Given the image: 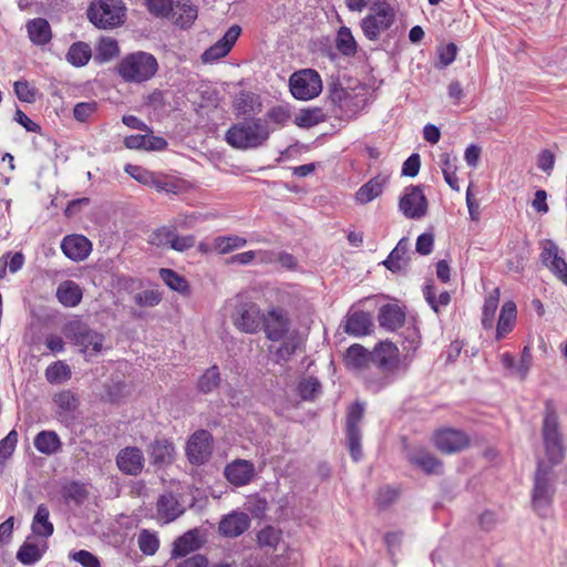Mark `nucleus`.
<instances>
[{"instance_id": "obj_1", "label": "nucleus", "mask_w": 567, "mask_h": 567, "mask_svg": "<svg viewBox=\"0 0 567 567\" xmlns=\"http://www.w3.org/2000/svg\"><path fill=\"white\" fill-rule=\"evenodd\" d=\"M347 369L364 371L363 382L368 391L379 393L402 378L408 370L400 359L398 347L391 341L378 342L372 351L354 343L343 357Z\"/></svg>"}, {"instance_id": "obj_2", "label": "nucleus", "mask_w": 567, "mask_h": 567, "mask_svg": "<svg viewBox=\"0 0 567 567\" xmlns=\"http://www.w3.org/2000/svg\"><path fill=\"white\" fill-rule=\"evenodd\" d=\"M274 132L275 127L266 125L265 120L249 116L230 125L225 133V141L236 150H256L265 146Z\"/></svg>"}, {"instance_id": "obj_3", "label": "nucleus", "mask_w": 567, "mask_h": 567, "mask_svg": "<svg viewBox=\"0 0 567 567\" xmlns=\"http://www.w3.org/2000/svg\"><path fill=\"white\" fill-rule=\"evenodd\" d=\"M542 439L549 466L560 464L566 457L564 436L559 427L558 415L550 400L545 403V413L542 425Z\"/></svg>"}, {"instance_id": "obj_4", "label": "nucleus", "mask_w": 567, "mask_h": 567, "mask_svg": "<svg viewBox=\"0 0 567 567\" xmlns=\"http://www.w3.org/2000/svg\"><path fill=\"white\" fill-rule=\"evenodd\" d=\"M126 11L123 0H91L86 18L100 30H113L124 24Z\"/></svg>"}, {"instance_id": "obj_5", "label": "nucleus", "mask_w": 567, "mask_h": 567, "mask_svg": "<svg viewBox=\"0 0 567 567\" xmlns=\"http://www.w3.org/2000/svg\"><path fill=\"white\" fill-rule=\"evenodd\" d=\"M157 70L156 58L144 51L128 53L117 65L118 75L131 83L146 82L156 74Z\"/></svg>"}, {"instance_id": "obj_6", "label": "nucleus", "mask_w": 567, "mask_h": 567, "mask_svg": "<svg viewBox=\"0 0 567 567\" xmlns=\"http://www.w3.org/2000/svg\"><path fill=\"white\" fill-rule=\"evenodd\" d=\"M554 483L553 467L547 465L545 461L538 460L532 491V505L534 511L543 518L547 517L553 504Z\"/></svg>"}, {"instance_id": "obj_7", "label": "nucleus", "mask_w": 567, "mask_h": 567, "mask_svg": "<svg viewBox=\"0 0 567 567\" xmlns=\"http://www.w3.org/2000/svg\"><path fill=\"white\" fill-rule=\"evenodd\" d=\"M328 92V102L331 105V111L334 117L339 120L350 121L354 118L365 105L363 95L344 89L340 82L330 83Z\"/></svg>"}, {"instance_id": "obj_8", "label": "nucleus", "mask_w": 567, "mask_h": 567, "mask_svg": "<svg viewBox=\"0 0 567 567\" xmlns=\"http://www.w3.org/2000/svg\"><path fill=\"white\" fill-rule=\"evenodd\" d=\"M395 21V11L385 0H375L370 13L360 22L363 35L370 41H378L382 32L389 30Z\"/></svg>"}, {"instance_id": "obj_9", "label": "nucleus", "mask_w": 567, "mask_h": 567, "mask_svg": "<svg viewBox=\"0 0 567 567\" xmlns=\"http://www.w3.org/2000/svg\"><path fill=\"white\" fill-rule=\"evenodd\" d=\"M365 405L363 402L355 401L347 411L346 416V441L351 458L359 462L363 456L362 451V430L360 423L363 420Z\"/></svg>"}, {"instance_id": "obj_10", "label": "nucleus", "mask_w": 567, "mask_h": 567, "mask_svg": "<svg viewBox=\"0 0 567 567\" xmlns=\"http://www.w3.org/2000/svg\"><path fill=\"white\" fill-rule=\"evenodd\" d=\"M289 89L292 96L297 100H312L322 91L320 74L313 69L296 71L290 75Z\"/></svg>"}, {"instance_id": "obj_11", "label": "nucleus", "mask_w": 567, "mask_h": 567, "mask_svg": "<svg viewBox=\"0 0 567 567\" xmlns=\"http://www.w3.org/2000/svg\"><path fill=\"white\" fill-rule=\"evenodd\" d=\"M64 336L72 344L79 347L82 353H86L91 349V354H97L102 350L103 334L81 321H72L66 324Z\"/></svg>"}, {"instance_id": "obj_12", "label": "nucleus", "mask_w": 567, "mask_h": 567, "mask_svg": "<svg viewBox=\"0 0 567 567\" xmlns=\"http://www.w3.org/2000/svg\"><path fill=\"white\" fill-rule=\"evenodd\" d=\"M399 209L410 219H420L426 215L427 199L420 185L405 187L399 200Z\"/></svg>"}, {"instance_id": "obj_13", "label": "nucleus", "mask_w": 567, "mask_h": 567, "mask_svg": "<svg viewBox=\"0 0 567 567\" xmlns=\"http://www.w3.org/2000/svg\"><path fill=\"white\" fill-rule=\"evenodd\" d=\"M261 328L268 340L275 342L284 340L290 329L288 312L280 307L271 308L264 315Z\"/></svg>"}, {"instance_id": "obj_14", "label": "nucleus", "mask_w": 567, "mask_h": 567, "mask_svg": "<svg viewBox=\"0 0 567 567\" xmlns=\"http://www.w3.org/2000/svg\"><path fill=\"white\" fill-rule=\"evenodd\" d=\"M264 313L254 302H244L236 307L234 324L245 333H257L261 329Z\"/></svg>"}, {"instance_id": "obj_15", "label": "nucleus", "mask_w": 567, "mask_h": 567, "mask_svg": "<svg viewBox=\"0 0 567 567\" xmlns=\"http://www.w3.org/2000/svg\"><path fill=\"white\" fill-rule=\"evenodd\" d=\"M213 435L207 430H198L192 434L186 445V455L194 465L206 463L213 449Z\"/></svg>"}, {"instance_id": "obj_16", "label": "nucleus", "mask_w": 567, "mask_h": 567, "mask_svg": "<svg viewBox=\"0 0 567 567\" xmlns=\"http://www.w3.org/2000/svg\"><path fill=\"white\" fill-rule=\"evenodd\" d=\"M539 258L542 264L567 286V262L554 240H544Z\"/></svg>"}, {"instance_id": "obj_17", "label": "nucleus", "mask_w": 567, "mask_h": 567, "mask_svg": "<svg viewBox=\"0 0 567 567\" xmlns=\"http://www.w3.org/2000/svg\"><path fill=\"white\" fill-rule=\"evenodd\" d=\"M434 444L443 453H457L470 445L467 434L461 430L443 429L435 433Z\"/></svg>"}, {"instance_id": "obj_18", "label": "nucleus", "mask_w": 567, "mask_h": 567, "mask_svg": "<svg viewBox=\"0 0 567 567\" xmlns=\"http://www.w3.org/2000/svg\"><path fill=\"white\" fill-rule=\"evenodd\" d=\"M117 468L125 475H140L145 465V458L142 450L137 446H126L121 449L115 457Z\"/></svg>"}, {"instance_id": "obj_19", "label": "nucleus", "mask_w": 567, "mask_h": 567, "mask_svg": "<svg viewBox=\"0 0 567 567\" xmlns=\"http://www.w3.org/2000/svg\"><path fill=\"white\" fill-rule=\"evenodd\" d=\"M241 28L239 25H231L221 39L204 51L202 60L205 63H210L226 56L238 40Z\"/></svg>"}, {"instance_id": "obj_20", "label": "nucleus", "mask_w": 567, "mask_h": 567, "mask_svg": "<svg viewBox=\"0 0 567 567\" xmlns=\"http://www.w3.org/2000/svg\"><path fill=\"white\" fill-rule=\"evenodd\" d=\"M340 327L347 334L360 338L372 332L373 321L369 312L363 310H350Z\"/></svg>"}, {"instance_id": "obj_21", "label": "nucleus", "mask_w": 567, "mask_h": 567, "mask_svg": "<svg viewBox=\"0 0 567 567\" xmlns=\"http://www.w3.org/2000/svg\"><path fill=\"white\" fill-rule=\"evenodd\" d=\"M250 524L251 520L248 514L234 511L220 519L218 532L224 537L235 538L248 530Z\"/></svg>"}, {"instance_id": "obj_22", "label": "nucleus", "mask_w": 567, "mask_h": 567, "mask_svg": "<svg viewBox=\"0 0 567 567\" xmlns=\"http://www.w3.org/2000/svg\"><path fill=\"white\" fill-rule=\"evenodd\" d=\"M61 250L70 260L82 261L91 254L92 243L83 235H68L61 241Z\"/></svg>"}, {"instance_id": "obj_23", "label": "nucleus", "mask_w": 567, "mask_h": 567, "mask_svg": "<svg viewBox=\"0 0 567 567\" xmlns=\"http://www.w3.org/2000/svg\"><path fill=\"white\" fill-rule=\"evenodd\" d=\"M410 244L406 237H402L396 246L390 251L382 265L392 274L406 272L410 264Z\"/></svg>"}, {"instance_id": "obj_24", "label": "nucleus", "mask_w": 567, "mask_h": 567, "mask_svg": "<svg viewBox=\"0 0 567 567\" xmlns=\"http://www.w3.org/2000/svg\"><path fill=\"white\" fill-rule=\"evenodd\" d=\"M390 176L380 173L364 183L355 192L354 199L360 205H367L382 195L385 186L389 184Z\"/></svg>"}, {"instance_id": "obj_25", "label": "nucleus", "mask_w": 567, "mask_h": 567, "mask_svg": "<svg viewBox=\"0 0 567 567\" xmlns=\"http://www.w3.org/2000/svg\"><path fill=\"white\" fill-rule=\"evenodd\" d=\"M224 475L230 484L245 486L255 475V465L247 460H235L226 465Z\"/></svg>"}, {"instance_id": "obj_26", "label": "nucleus", "mask_w": 567, "mask_h": 567, "mask_svg": "<svg viewBox=\"0 0 567 567\" xmlns=\"http://www.w3.org/2000/svg\"><path fill=\"white\" fill-rule=\"evenodd\" d=\"M408 461L426 475H440L443 473V462L424 449L410 452Z\"/></svg>"}, {"instance_id": "obj_27", "label": "nucleus", "mask_w": 567, "mask_h": 567, "mask_svg": "<svg viewBox=\"0 0 567 567\" xmlns=\"http://www.w3.org/2000/svg\"><path fill=\"white\" fill-rule=\"evenodd\" d=\"M151 464L157 468L171 464L175 455V446L167 439H156L147 446Z\"/></svg>"}, {"instance_id": "obj_28", "label": "nucleus", "mask_w": 567, "mask_h": 567, "mask_svg": "<svg viewBox=\"0 0 567 567\" xmlns=\"http://www.w3.org/2000/svg\"><path fill=\"white\" fill-rule=\"evenodd\" d=\"M379 326L386 331H395L405 322L404 310L395 303H385L379 308Z\"/></svg>"}, {"instance_id": "obj_29", "label": "nucleus", "mask_w": 567, "mask_h": 567, "mask_svg": "<svg viewBox=\"0 0 567 567\" xmlns=\"http://www.w3.org/2000/svg\"><path fill=\"white\" fill-rule=\"evenodd\" d=\"M198 17V8L192 0H176L171 18L181 29H189Z\"/></svg>"}, {"instance_id": "obj_30", "label": "nucleus", "mask_w": 567, "mask_h": 567, "mask_svg": "<svg viewBox=\"0 0 567 567\" xmlns=\"http://www.w3.org/2000/svg\"><path fill=\"white\" fill-rule=\"evenodd\" d=\"M53 402L56 405V415L62 420L73 421L79 409L80 400L71 390H63L54 394Z\"/></svg>"}, {"instance_id": "obj_31", "label": "nucleus", "mask_w": 567, "mask_h": 567, "mask_svg": "<svg viewBox=\"0 0 567 567\" xmlns=\"http://www.w3.org/2000/svg\"><path fill=\"white\" fill-rule=\"evenodd\" d=\"M233 106L239 116L256 115L262 111L260 95L250 91H240L235 96Z\"/></svg>"}, {"instance_id": "obj_32", "label": "nucleus", "mask_w": 567, "mask_h": 567, "mask_svg": "<svg viewBox=\"0 0 567 567\" xmlns=\"http://www.w3.org/2000/svg\"><path fill=\"white\" fill-rule=\"evenodd\" d=\"M157 515L164 523H171L179 517L184 509L178 499L172 494H162L156 503Z\"/></svg>"}, {"instance_id": "obj_33", "label": "nucleus", "mask_w": 567, "mask_h": 567, "mask_svg": "<svg viewBox=\"0 0 567 567\" xmlns=\"http://www.w3.org/2000/svg\"><path fill=\"white\" fill-rule=\"evenodd\" d=\"M200 546L199 532L196 528L189 529L174 542L172 557H185L189 553L197 550Z\"/></svg>"}, {"instance_id": "obj_34", "label": "nucleus", "mask_w": 567, "mask_h": 567, "mask_svg": "<svg viewBox=\"0 0 567 567\" xmlns=\"http://www.w3.org/2000/svg\"><path fill=\"white\" fill-rule=\"evenodd\" d=\"M27 31L30 41L35 45H45L52 39L50 23L44 18H35L28 21Z\"/></svg>"}, {"instance_id": "obj_35", "label": "nucleus", "mask_w": 567, "mask_h": 567, "mask_svg": "<svg viewBox=\"0 0 567 567\" xmlns=\"http://www.w3.org/2000/svg\"><path fill=\"white\" fill-rule=\"evenodd\" d=\"M31 530L34 535L49 538L54 533V526L50 520V511L45 504L37 507L35 514L31 523Z\"/></svg>"}, {"instance_id": "obj_36", "label": "nucleus", "mask_w": 567, "mask_h": 567, "mask_svg": "<svg viewBox=\"0 0 567 567\" xmlns=\"http://www.w3.org/2000/svg\"><path fill=\"white\" fill-rule=\"evenodd\" d=\"M38 452L45 455H53L61 451L62 442L54 431L43 430L39 432L33 440Z\"/></svg>"}, {"instance_id": "obj_37", "label": "nucleus", "mask_w": 567, "mask_h": 567, "mask_svg": "<svg viewBox=\"0 0 567 567\" xmlns=\"http://www.w3.org/2000/svg\"><path fill=\"white\" fill-rule=\"evenodd\" d=\"M517 316V308L514 301H506L501 309L496 326V340L503 339L513 330Z\"/></svg>"}, {"instance_id": "obj_38", "label": "nucleus", "mask_w": 567, "mask_h": 567, "mask_svg": "<svg viewBox=\"0 0 567 567\" xmlns=\"http://www.w3.org/2000/svg\"><path fill=\"white\" fill-rule=\"evenodd\" d=\"M221 374L219 367L214 364L207 368L203 374L198 378L196 383V390L202 394H209L217 390L221 384Z\"/></svg>"}, {"instance_id": "obj_39", "label": "nucleus", "mask_w": 567, "mask_h": 567, "mask_svg": "<svg viewBox=\"0 0 567 567\" xmlns=\"http://www.w3.org/2000/svg\"><path fill=\"white\" fill-rule=\"evenodd\" d=\"M82 296L80 286L72 280L60 284L56 289V298L65 307L78 306L82 300Z\"/></svg>"}, {"instance_id": "obj_40", "label": "nucleus", "mask_w": 567, "mask_h": 567, "mask_svg": "<svg viewBox=\"0 0 567 567\" xmlns=\"http://www.w3.org/2000/svg\"><path fill=\"white\" fill-rule=\"evenodd\" d=\"M47 550V545L40 548L39 545L25 540L17 551V559L24 566H33L40 561Z\"/></svg>"}, {"instance_id": "obj_41", "label": "nucleus", "mask_w": 567, "mask_h": 567, "mask_svg": "<svg viewBox=\"0 0 567 567\" xmlns=\"http://www.w3.org/2000/svg\"><path fill=\"white\" fill-rule=\"evenodd\" d=\"M159 278L165 282V285L181 295L188 296L190 292V287L185 277L177 274L175 270L169 268H161L159 269Z\"/></svg>"}, {"instance_id": "obj_42", "label": "nucleus", "mask_w": 567, "mask_h": 567, "mask_svg": "<svg viewBox=\"0 0 567 567\" xmlns=\"http://www.w3.org/2000/svg\"><path fill=\"white\" fill-rule=\"evenodd\" d=\"M92 56L91 47L86 42H74L70 45L66 53V61L76 68L84 66Z\"/></svg>"}, {"instance_id": "obj_43", "label": "nucleus", "mask_w": 567, "mask_h": 567, "mask_svg": "<svg viewBox=\"0 0 567 567\" xmlns=\"http://www.w3.org/2000/svg\"><path fill=\"white\" fill-rule=\"evenodd\" d=\"M336 48L344 56H354L358 52V43L348 27H341L336 37Z\"/></svg>"}, {"instance_id": "obj_44", "label": "nucleus", "mask_w": 567, "mask_h": 567, "mask_svg": "<svg viewBox=\"0 0 567 567\" xmlns=\"http://www.w3.org/2000/svg\"><path fill=\"white\" fill-rule=\"evenodd\" d=\"M247 245V239L237 235L218 236L214 239L213 247L220 254L226 255Z\"/></svg>"}, {"instance_id": "obj_45", "label": "nucleus", "mask_w": 567, "mask_h": 567, "mask_svg": "<svg viewBox=\"0 0 567 567\" xmlns=\"http://www.w3.org/2000/svg\"><path fill=\"white\" fill-rule=\"evenodd\" d=\"M324 113L320 107L301 109L293 123L302 128L312 127L324 121Z\"/></svg>"}, {"instance_id": "obj_46", "label": "nucleus", "mask_w": 567, "mask_h": 567, "mask_svg": "<svg viewBox=\"0 0 567 567\" xmlns=\"http://www.w3.org/2000/svg\"><path fill=\"white\" fill-rule=\"evenodd\" d=\"M290 110L285 105H276L269 109L260 120H265L266 125L275 127H282L290 120Z\"/></svg>"}, {"instance_id": "obj_47", "label": "nucleus", "mask_w": 567, "mask_h": 567, "mask_svg": "<svg viewBox=\"0 0 567 567\" xmlns=\"http://www.w3.org/2000/svg\"><path fill=\"white\" fill-rule=\"evenodd\" d=\"M423 297L435 313H440V307H446L451 302V295L449 291H442L436 298L435 288L432 282L424 285Z\"/></svg>"}, {"instance_id": "obj_48", "label": "nucleus", "mask_w": 567, "mask_h": 567, "mask_svg": "<svg viewBox=\"0 0 567 567\" xmlns=\"http://www.w3.org/2000/svg\"><path fill=\"white\" fill-rule=\"evenodd\" d=\"M498 289H495L493 293L485 298L482 309V326L486 330L492 329L494 326V317L498 307Z\"/></svg>"}, {"instance_id": "obj_49", "label": "nucleus", "mask_w": 567, "mask_h": 567, "mask_svg": "<svg viewBox=\"0 0 567 567\" xmlns=\"http://www.w3.org/2000/svg\"><path fill=\"white\" fill-rule=\"evenodd\" d=\"M71 378V369L63 361H55L45 369V379L51 384L62 383Z\"/></svg>"}, {"instance_id": "obj_50", "label": "nucleus", "mask_w": 567, "mask_h": 567, "mask_svg": "<svg viewBox=\"0 0 567 567\" xmlns=\"http://www.w3.org/2000/svg\"><path fill=\"white\" fill-rule=\"evenodd\" d=\"M297 391L303 401H313L321 391V383L315 377H308L299 381Z\"/></svg>"}, {"instance_id": "obj_51", "label": "nucleus", "mask_w": 567, "mask_h": 567, "mask_svg": "<svg viewBox=\"0 0 567 567\" xmlns=\"http://www.w3.org/2000/svg\"><path fill=\"white\" fill-rule=\"evenodd\" d=\"M120 52L118 43L111 38H104L100 41L95 59L99 62H107Z\"/></svg>"}, {"instance_id": "obj_52", "label": "nucleus", "mask_w": 567, "mask_h": 567, "mask_svg": "<svg viewBox=\"0 0 567 567\" xmlns=\"http://www.w3.org/2000/svg\"><path fill=\"white\" fill-rule=\"evenodd\" d=\"M176 0H145L148 12L158 18H171Z\"/></svg>"}, {"instance_id": "obj_53", "label": "nucleus", "mask_w": 567, "mask_h": 567, "mask_svg": "<svg viewBox=\"0 0 567 567\" xmlns=\"http://www.w3.org/2000/svg\"><path fill=\"white\" fill-rule=\"evenodd\" d=\"M140 550L147 556L154 555L159 547V540L155 533L143 529L137 538Z\"/></svg>"}, {"instance_id": "obj_54", "label": "nucleus", "mask_w": 567, "mask_h": 567, "mask_svg": "<svg viewBox=\"0 0 567 567\" xmlns=\"http://www.w3.org/2000/svg\"><path fill=\"white\" fill-rule=\"evenodd\" d=\"M18 444V432L11 430L6 437L0 440V465H4L6 462L12 456Z\"/></svg>"}, {"instance_id": "obj_55", "label": "nucleus", "mask_w": 567, "mask_h": 567, "mask_svg": "<svg viewBox=\"0 0 567 567\" xmlns=\"http://www.w3.org/2000/svg\"><path fill=\"white\" fill-rule=\"evenodd\" d=\"M282 341L284 342L275 353L277 362L289 361L299 347L298 338L296 336L286 337Z\"/></svg>"}, {"instance_id": "obj_56", "label": "nucleus", "mask_w": 567, "mask_h": 567, "mask_svg": "<svg viewBox=\"0 0 567 567\" xmlns=\"http://www.w3.org/2000/svg\"><path fill=\"white\" fill-rule=\"evenodd\" d=\"M126 384L123 381H112L104 385L103 400L109 403H118L125 396Z\"/></svg>"}, {"instance_id": "obj_57", "label": "nucleus", "mask_w": 567, "mask_h": 567, "mask_svg": "<svg viewBox=\"0 0 567 567\" xmlns=\"http://www.w3.org/2000/svg\"><path fill=\"white\" fill-rule=\"evenodd\" d=\"M97 110L99 103L96 101L79 102L73 107V117L78 122L85 123Z\"/></svg>"}, {"instance_id": "obj_58", "label": "nucleus", "mask_w": 567, "mask_h": 567, "mask_svg": "<svg viewBox=\"0 0 567 567\" xmlns=\"http://www.w3.org/2000/svg\"><path fill=\"white\" fill-rule=\"evenodd\" d=\"M280 540V532L272 526H266L257 534V543L260 547L276 548Z\"/></svg>"}, {"instance_id": "obj_59", "label": "nucleus", "mask_w": 567, "mask_h": 567, "mask_svg": "<svg viewBox=\"0 0 567 567\" xmlns=\"http://www.w3.org/2000/svg\"><path fill=\"white\" fill-rule=\"evenodd\" d=\"M14 93L21 102L34 103L38 90L25 80L16 81L13 84Z\"/></svg>"}, {"instance_id": "obj_60", "label": "nucleus", "mask_w": 567, "mask_h": 567, "mask_svg": "<svg viewBox=\"0 0 567 567\" xmlns=\"http://www.w3.org/2000/svg\"><path fill=\"white\" fill-rule=\"evenodd\" d=\"M151 179L152 183H148L147 186L153 187L158 192L176 194L178 190V185L167 176L159 175L153 172Z\"/></svg>"}, {"instance_id": "obj_61", "label": "nucleus", "mask_w": 567, "mask_h": 567, "mask_svg": "<svg viewBox=\"0 0 567 567\" xmlns=\"http://www.w3.org/2000/svg\"><path fill=\"white\" fill-rule=\"evenodd\" d=\"M163 300V295L158 290H144L134 297V302L140 307H155Z\"/></svg>"}, {"instance_id": "obj_62", "label": "nucleus", "mask_w": 567, "mask_h": 567, "mask_svg": "<svg viewBox=\"0 0 567 567\" xmlns=\"http://www.w3.org/2000/svg\"><path fill=\"white\" fill-rule=\"evenodd\" d=\"M399 497V491L394 487L386 486L380 488L375 498V505L379 509L384 511L390 507Z\"/></svg>"}, {"instance_id": "obj_63", "label": "nucleus", "mask_w": 567, "mask_h": 567, "mask_svg": "<svg viewBox=\"0 0 567 567\" xmlns=\"http://www.w3.org/2000/svg\"><path fill=\"white\" fill-rule=\"evenodd\" d=\"M69 557L79 563L82 567H101L99 557L85 549L71 551Z\"/></svg>"}, {"instance_id": "obj_64", "label": "nucleus", "mask_w": 567, "mask_h": 567, "mask_svg": "<svg viewBox=\"0 0 567 567\" xmlns=\"http://www.w3.org/2000/svg\"><path fill=\"white\" fill-rule=\"evenodd\" d=\"M175 233V228L161 227L152 233L150 243L155 246L171 247Z\"/></svg>"}]
</instances>
